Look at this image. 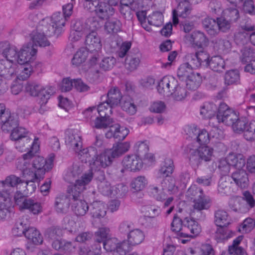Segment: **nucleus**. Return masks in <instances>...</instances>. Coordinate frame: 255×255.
Masks as SVG:
<instances>
[{"mask_svg": "<svg viewBox=\"0 0 255 255\" xmlns=\"http://www.w3.org/2000/svg\"><path fill=\"white\" fill-rule=\"evenodd\" d=\"M39 148V139L35 138L31 146V150H29L22 157L18 159L16 167L21 171L23 177L31 176L34 178H39L46 171L52 168L54 155H50L47 159L41 156H34V154L37 152Z\"/></svg>", "mask_w": 255, "mask_h": 255, "instance_id": "1", "label": "nucleus"}, {"mask_svg": "<svg viewBox=\"0 0 255 255\" xmlns=\"http://www.w3.org/2000/svg\"><path fill=\"white\" fill-rule=\"evenodd\" d=\"M92 179L91 173L85 175L81 179L76 181V183L68 189V192L71 196V204L73 211L77 216H84L90 210L88 203L82 199V192L86 189V186Z\"/></svg>", "mask_w": 255, "mask_h": 255, "instance_id": "2", "label": "nucleus"}, {"mask_svg": "<svg viewBox=\"0 0 255 255\" xmlns=\"http://www.w3.org/2000/svg\"><path fill=\"white\" fill-rule=\"evenodd\" d=\"M119 0H85L83 6L87 10H94L101 19L109 18L115 13L113 7L118 5Z\"/></svg>", "mask_w": 255, "mask_h": 255, "instance_id": "3", "label": "nucleus"}, {"mask_svg": "<svg viewBox=\"0 0 255 255\" xmlns=\"http://www.w3.org/2000/svg\"><path fill=\"white\" fill-rule=\"evenodd\" d=\"M67 19L60 12H55L52 14L50 19L45 18L41 21L43 26L42 30L45 32L48 36L53 34H58L61 29L64 26Z\"/></svg>", "mask_w": 255, "mask_h": 255, "instance_id": "4", "label": "nucleus"}, {"mask_svg": "<svg viewBox=\"0 0 255 255\" xmlns=\"http://www.w3.org/2000/svg\"><path fill=\"white\" fill-rule=\"evenodd\" d=\"M18 116L15 113L5 111L3 104H0V126L3 131H9L18 125Z\"/></svg>", "mask_w": 255, "mask_h": 255, "instance_id": "5", "label": "nucleus"}, {"mask_svg": "<svg viewBox=\"0 0 255 255\" xmlns=\"http://www.w3.org/2000/svg\"><path fill=\"white\" fill-rule=\"evenodd\" d=\"M20 181L21 179L14 175L7 176L4 180H0V197L3 200H10L15 187L17 188V185Z\"/></svg>", "mask_w": 255, "mask_h": 255, "instance_id": "6", "label": "nucleus"}, {"mask_svg": "<svg viewBox=\"0 0 255 255\" xmlns=\"http://www.w3.org/2000/svg\"><path fill=\"white\" fill-rule=\"evenodd\" d=\"M37 49L31 44L24 45L18 52L16 63L20 65L28 64H37L41 66V63L34 62L37 53Z\"/></svg>", "mask_w": 255, "mask_h": 255, "instance_id": "7", "label": "nucleus"}, {"mask_svg": "<svg viewBox=\"0 0 255 255\" xmlns=\"http://www.w3.org/2000/svg\"><path fill=\"white\" fill-rule=\"evenodd\" d=\"M216 118L219 123H222L228 126H232L238 115L225 103H221L218 108Z\"/></svg>", "mask_w": 255, "mask_h": 255, "instance_id": "8", "label": "nucleus"}, {"mask_svg": "<svg viewBox=\"0 0 255 255\" xmlns=\"http://www.w3.org/2000/svg\"><path fill=\"white\" fill-rule=\"evenodd\" d=\"M213 149L208 146H200L198 149H192L187 147V151L189 154V160L193 164H198L199 159L208 161L211 160Z\"/></svg>", "mask_w": 255, "mask_h": 255, "instance_id": "9", "label": "nucleus"}, {"mask_svg": "<svg viewBox=\"0 0 255 255\" xmlns=\"http://www.w3.org/2000/svg\"><path fill=\"white\" fill-rule=\"evenodd\" d=\"M29 132L25 128L17 127L11 130V139L15 141V148L20 152H23V146H21L23 141H26V144L30 142L31 139L28 136Z\"/></svg>", "mask_w": 255, "mask_h": 255, "instance_id": "10", "label": "nucleus"}, {"mask_svg": "<svg viewBox=\"0 0 255 255\" xmlns=\"http://www.w3.org/2000/svg\"><path fill=\"white\" fill-rule=\"evenodd\" d=\"M185 39L187 43L195 48H203L208 44V38L203 32L200 31H195L186 35Z\"/></svg>", "mask_w": 255, "mask_h": 255, "instance_id": "11", "label": "nucleus"}, {"mask_svg": "<svg viewBox=\"0 0 255 255\" xmlns=\"http://www.w3.org/2000/svg\"><path fill=\"white\" fill-rule=\"evenodd\" d=\"M65 142L69 147L73 149L75 152L81 148L82 142L81 135L77 130L74 129H68L65 131Z\"/></svg>", "mask_w": 255, "mask_h": 255, "instance_id": "12", "label": "nucleus"}, {"mask_svg": "<svg viewBox=\"0 0 255 255\" xmlns=\"http://www.w3.org/2000/svg\"><path fill=\"white\" fill-rule=\"evenodd\" d=\"M177 85V81L172 76H164L158 83L157 90L161 95L169 96L172 94L173 88Z\"/></svg>", "mask_w": 255, "mask_h": 255, "instance_id": "13", "label": "nucleus"}, {"mask_svg": "<svg viewBox=\"0 0 255 255\" xmlns=\"http://www.w3.org/2000/svg\"><path fill=\"white\" fill-rule=\"evenodd\" d=\"M191 6L189 1L186 0L179 2L176 9L172 12V21L174 25H177L179 21L178 16L186 18L191 13Z\"/></svg>", "mask_w": 255, "mask_h": 255, "instance_id": "14", "label": "nucleus"}, {"mask_svg": "<svg viewBox=\"0 0 255 255\" xmlns=\"http://www.w3.org/2000/svg\"><path fill=\"white\" fill-rule=\"evenodd\" d=\"M76 152L82 162H89L91 169L95 168L94 162L98 154V150L95 149V146H90L83 149L80 148Z\"/></svg>", "mask_w": 255, "mask_h": 255, "instance_id": "15", "label": "nucleus"}, {"mask_svg": "<svg viewBox=\"0 0 255 255\" xmlns=\"http://www.w3.org/2000/svg\"><path fill=\"white\" fill-rule=\"evenodd\" d=\"M173 161L170 158H166L161 163L160 167L155 172L156 180L166 179L169 177L174 170Z\"/></svg>", "mask_w": 255, "mask_h": 255, "instance_id": "16", "label": "nucleus"}, {"mask_svg": "<svg viewBox=\"0 0 255 255\" xmlns=\"http://www.w3.org/2000/svg\"><path fill=\"white\" fill-rule=\"evenodd\" d=\"M123 164L126 169L130 171H139L143 167L142 160L137 154L126 156L123 160Z\"/></svg>", "mask_w": 255, "mask_h": 255, "instance_id": "17", "label": "nucleus"}, {"mask_svg": "<svg viewBox=\"0 0 255 255\" xmlns=\"http://www.w3.org/2000/svg\"><path fill=\"white\" fill-rule=\"evenodd\" d=\"M84 170L83 166H80L77 164H74L72 167L69 169L66 173L64 178L65 180L69 182H72L74 180H75V182L74 184L71 185L68 187L71 188L72 186L75 185L76 183V181L77 180L81 179L83 176L85 175L88 174L89 173H91L92 175V178L93 177V173L92 171H89L87 173H85L81 175V174Z\"/></svg>", "mask_w": 255, "mask_h": 255, "instance_id": "18", "label": "nucleus"}, {"mask_svg": "<svg viewBox=\"0 0 255 255\" xmlns=\"http://www.w3.org/2000/svg\"><path fill=\"white\" fill-rule=\"evenodd\" d=\"M129 130L127 128L121 126L119 124H116L110 126L109 130L106 133L105 136L107 138L114 137L118 140H123L129 133Z\"/></svg>", "mask_w": 255, "mask_h": 255, "instance_id": "19", "label": "nucleus"}, {"mask_svg": "<svg viewBox=\"0 0 255 255\" xmlns=\"http://www.w3.org/2000/svg\"><path fill=\"white\" fill-rule=\"evenodd\" d=\"M0 53L5 58V60L16 64L18 52L16 47L10 45L8 42L0 43Z\"/></svg>", "mask_w": 255, "mask_h": 255, "instance_id": "20", "label": "nucleus"}, {"mask_svg": "<svg viewBox=\"0 0 255 255\" xmlns=\"http://www.w3.org/2000/svg\"><path fill=\"white\" fill-rule=\"evenodd\" d=\"M70 198L63 194H58L56 196L54 202V208L56 212L59 214H65L69 209L71 204V198Z\"/></svg>", "mask_w": 255, "mask_h": 255, "instance_id": "21", "label": "nucleus"}, {"mask_svg": "<svg viewBox=\"0 0 255 255\" xmlns=\"http://www.w3.org/2000/svg\"><path fill=\"white\" fill-rule=\"evenodd\" d=\"M114 157L108 149L103 153L97 155L94 162L95 170H99L101 168H106L110 166L113 162Z\"/></svg>", "mask_w": 255, "mask_h": 255, "instance_id": "22", "label": "nucleus"}, {"mask_svg": "<svg viewBox=\"0 0 255 255\" xmlns=\"http://www.w3.org/2000/svg\"><path fill=\"white\" fill-rule=\"evenodd\" d=\"M229 2L228 7L223 11L224 17L231 21L236 22L240 17L239 11L237 8L238 0H227Z\"/></svg>", "mask_w": 255, "mask_h": 255, "instance_id": "23", "label": "nucleus"}, {"mask_svg": "<svg viewBox=\"0 0 255 255\" xmlns=\"http://www.w3.org/2000/svg\"><path fill=\"white\" fill-rule=\"evenodd\" d=\"M183 231L185 233H188L189 236L186 237L193 238L198 235L201 232V228L198 223L193 219L185 218L183 221Z\"/></svg>", "mask_w": 255, "mask_h": 255, "instance_id": "24", "label": "nucleus"}, {"mask_svg": "<svg viewBox=\"0 0 255 255\" xmlns=\"http://www.w3.org/2000/svg\"><path fill=\"white\" fill-rule=\"evenodd\" d=\"M40 67L37 66V64H24V65H21L20 66H17L15 68V72L12 77H15L16 79L24 81L27 80L30 76L32 72L33 71V67Z\"/></svg>", "mask_w": 255, "mask_h": 255, "instance_id": "25", "label": "nucleus"}, {"mask_svg": "<svg viewBox=\"0 0 255 255\" xmlns=\"http://www.w3.org/2000/svg\"><path fill=\"white\" fill-rule=\"evenodd\" d=\"M107 207L101 201L93 202L90 206L89 214L93 219H101L105 217Z\"/></svg>", "mask_w": 255, "mask_h": 255, "instance_id": "26", "label": "nucleus"}, {"mask_svg": "<svg viewBox=\"0 0 255 255\" xmlns=\"http://www.w3.org/2000/svg\"><path fill=\"white\" fill-rule=\"evenodd\" d=\"M85 43L88 51H98L102 48L101 38L96 31H91L87 35Z\"/></svg>", "mask_w": 255, "mask_h": 255, "instance_id": "27", "label": "nucleus"}, {"mask_svg": "<svg viewBox=\"0 0 255 255\" xmlns=\"http://www.w3.org/2000/svg\"><path fill=\"white\" fill-rule=\"evenodd\" d=\"M16 64H13L9 61L0 60V79L2 81V77L10 79L15 72Z\"/></svg>", "mask_w": 255, "mask_h": 255, "instance_id": "28", "label": "nucleus"}, {"mask_svg": "<svg viewBox=\"0 0 255 255\" xmlns=\"http://www.w3.org/2000/svg\"><path fill=\"white\" fill-rule=\"evenodd\" d=\"M122 186L118 185L117 186H111L110 182L103 180L98 183L99 191L105 196H118L120 194V188Z\"/></svg>", "mask_w": 255, "mask_h": 255, "instance_id": "29", "label": "nucleus"}, {"mask_svg": "<svg viewBox=\"0 0 255 255\" xmlns=\"http://www.w3.org/2000/svg\"><path fill=\"white\" fill-rule=\"evenodd\" d=\"M25 181L21 179V181L17 185V189H21L25 195L28 196L32 194L36 189L34 183L35 181L39 178H34L31 176H27Z\"/></svg>", "mask_w": 255, "mask_h": 255, "instance_id": "30", "label": "nucleus"}, {"mask_svg": "<svg viewBox=\"0 0 255 255\" xmlns=\"http://www.w3.org/2000/svg\"><path fill=\"white\" fill-rule=\"evenodd\" d=\"M114 107V106H111V104L106 101L99 104L97 108L94 107L89 108L87 110L86 113L87 114H89V116H91V113L98 112L99 116L102 118L110 117L112 114V109Z\"/></svg>", "mask_w": 255, "mask_h": 255, "instance_id": "31", "label": "nucleus"}, {"mask_svg": "<svg viewBox=\"0 0 255 255\" xmlns=\"http://www.w3.org/2000/svg\"><path fill=\"white\" fill-rule=\"evenodd\" d=\"M232 178L236 184L242 189L247 188L249 185L248 175L244 169L237 170L234 172Z\"/></svg>", "mask_w": 255, "mask_h": 255, "instance_id": "32", "label": "nucleus"}, {"mask_svg": "<svg viewBox=\"0 0 255 255\" xmlns=\"http://www.w3.org/2000/svg\"><path fill=\"white\" fill-rule=\"evenodd\" d=\"M20 209H26L33 215H38L42 211V206L40 202L32 198H27L20 206Z\"/></svg>", "mask_w": 255, "mask_h": 255, "instance_id": "33", "label": "nucleus"}, {"mask_svg": "<svg viewBox=\"0 0 255 255\" xmlns=\"http://www.w3.org/2000/svg\"><path fill=\"white\" fill-rule=\"evenodd\" d=\"M192 207L194 210L201 211L208 210L212 204L211 198L205 193L197 199H194Z\"/></svg>", "mask_w": 255, "mask_h": 255, "instance_id": "34", "label": "nucleus"}, {"mask_svg": "<svg viewBox=\"0 0 255 255\" xmlns=\"http://www.w3.org/2000/svg\"><path fill=\"white\" fill-rule=\"evenodd\" d=\"M130 147L128 142H118L113 145V147L108 149L114 158H118L128 151Z\"/></svg>", "mask_w": 255, "mask_h": 255, "instance_id": "35", "label": "nucleus"}, {"mask_svg": "<svg viewBox=\"0 0 255 255\" xmlns=\"http://www.w3.org/2000/svg\"><path fill=\"white\" fill-rule=\"evenodd\" d=\"M144 234L140 229H136L131 230L128 233L127 241L131 246L140 244L144 239Z\"/></svg>", "mask_w": 255, "mask_h": 255, "instance_id": "36", "label": "nucleus"}, {"mask_svg": "<svg viewBox=\"0 0 255 255\" xmlns=\"http://www.w3.org/2000/svg\"><path fill=\"white\" fill-rule=\"evenodd\" d=\"M24 236L34 245L41 244L43 242L41 235L34 227L27 226Z\"/></svg>", "mask_w": 255, "mask_h": 255, "instance_id": "37", "label": "nucleus"}, {"mask_svg": "<svg viewBox=\"0 0 255 255\" xmlns=\"http://www.w3.org/2000/svg\"><path fill=\"white\" fill-rule=\"evenodd\" d=\"M122 95L120 90L118 88H112L107 94L106 101L114 107L117 106L122 101Z\"/></svg>", "mask_w": 255, "mask_h": 255, "instance_id": "38", "label": "nucleus"}, {"mask_svg": "<svg viewBox=\"0 0 255 255\" xmlns=\"http://www.w3.org/2000/svg\"><path fill=\"white\" fill-rule=\"evenodd\" d=\"M215 223L219 227H224L227 226L230 223V219L227 212L219 210L215 212Z\"/></svg>", "mask_w": 255, "mask_h": 255, "instance_id": "39", "label": "nucleus"}, {"mask_svg": "<svg viewBox=\"0 0 255 255\" xmlns=\"http://www.w3.org/2000/svg\"><path fill=\"white\" fill-rule=\"evenodd\" d=\"M104 27L108 33H116L122 30V24L118 18H113L105 22Z\"/></svg>", "mask_w": 255, "mask_h": 255, "instance_id": "40", "label": "nucleus"}, {"mask_svg": "<svg viewBox=\"0 0 255 255\" xmlns=\"http://www.w3.org/2000/svg\"><path fill=\"white\" fill-rule=\"evenodd\" d=\"M243 239V236H240L233 241L232 245L229 247V255H247L245 250L239 246Z\"/></svg>", "mask_w": 255, "mask_h": 255, "instance_id": "41", "label": "nucleus"}, {"mask_svg": "<svg viewBox=\"0 0 255 255\" xmlns=\"http://www.w3.org/2000/svg\"><path fill=\"white\" fill-rule=\"evenodd\" d=\"M208 67L215 72H222L225 69V61L220 56H213L210 59Z\"/></svg>", "mask_w": 255, "mask_h": 255, "instance_id": "42", "label": "nucleus"}, {"mask_svg": "<svg viewBox=\"0 0 255 255\" xmlns=\"http://www.w3.org/2000/svg\"><path fill=\"white\" fill-rule=\"evenodd\" d=\"M121 106L123 111L130 115H134L137 111L136 106L129 97H124L121 101Z\"/></svg>", "mask_w": 255, "mask_h": 255, "instance_id": "43", "label": "nucleus"}, {"mask_svg": "<svg viewBox=\"0 0 255 255\" xmlns=\"http://www.w3.org/2000/svg\"><path fill=\"white\" fill-rule=\"evenodd\" d=\"M203 26L207 33L211 36H215L218 33V27L217 20L207 17L203 22Z\"/></svg>", "mask_w": 255, "mask_h": 255, "instance_id": "44", "label": "nucleus"}, {"mask_svg": "<svg viewBox=\"0 0 255 255\" xmlns=\"http://www.w3.org/2000/svg\"><path fill=\"white\" fill-rule=\"evenodd\" d=\"M216 110L217 107L214 104L206 102L201 106L200 114L203 118L210 119L215 115Z\"/></svg>", "mask_w": 255, "mask_h": 255, "instance_id": "45", "label": "nucleus"}, {"mask_svg": "<svg viewBox=\"0 0 255 255\" xmlns=\"http://www.w3.org/2000/svg\"><path fill=\"white\" fill-rule=\"evenodd\" d=\"M228 161L231 166L235 167L237 170L243 169V168L246 164L245 159L242 154H229Z\"/></svg>", "mask_w": 255, "mask_h": 255, "instance_id": "46", "label": "nucleus"}, {"mask_svg": "<svg viewBox=\"0 0 255 255\" xmlns=\"http://www.w3.org/2000/svg\"><path fill=\"white\" fill-rule=\"evenodd\" d=\"M225 83L227 85L240 84V74L237 70H231L226 72L224 76Z\"/></svg>", "mask_w": 255, "mask_h": 255, "instance_id": "47", "label": "nucleus"}, {"mask_svg": "<svg viewBox=\"0 0 255 255\" xmlns=\"http://www.w3.org/2000/svg\"><path fill=\"white\" fill-rule=\"evenodd\" d=\"M89 51L87 48H81L74 55L71 62L73 65L78 67L85 62L87 58Z\"/></svg>", "mask_w": 255, "mask_h": 255, "instance_id": "48", "label": "nucleus"}, {"mask_svg": "<svg viewBox=\"0 0 255 255\" xmlns=\"http://www.w3.org/2000/svg\"><path fill=\"white\" fill-rule=\"evenodd\" d=\"M202 82V78L198 73L191 74L190 76L186 79L187 88L191 90H196L200 85Z\"/></svg>", "mask_w": 255, "mask_h": 255, "instance_id": "49", "label": "nucleus"}, {"mask_svg": "<svg viewBox=\"0 0 255 255\" xmlns=\"http://www.w3.org/2000/svg\"><path fill=\"white\" fill-rule=\"evenodd\" d=\"M41 30L42 33L36 32L32 33L31 39L33 43L35 46H39L40 47L49 46L50 42L47 40L45 35H48L46 34L45 32H43L42 29Z\"/></svg>", "mask_w": 255, "mask_h": 255, "instance_id": "50", "label": "nucleus"}, {"mask_svg": "<svg viewBox=\"0 0 255 255\" xmlns=\"http://www.w3.org/2000/svg\"><path fill=\"white\" fill-rule=\"evenodd\" d=\"M141 55L136 54L133 55H128L126 60V67L129 71H134L137 69L140 62Z\"/></svg>", "mask_w": 255, "mask_h": 255, "instance_id": "51", "label": "nucleus"}, {"mask_svg": "<svg viewBox=\"0 0 255 255\" xmlns=\"http://www.w3.org/2000/svg\"><path fill=\"white\" fill-rule=\"evenodd\" d=\"M183 222L181 220L175 216L171 223V230L177 233V235L180 237H186L189 236V233H185L183 231Z\"/></svg>", "mask_w": 255, "mask_h": 255, "instance_id": "52", "label": "nucleus"}, {"mask_svg": "<svg viewBox=\"0 0 255 255\" xmlns=\"http://www.w3.org/2000/svg\"><path fill=\"white\" fill-rule=\"evenodd\" d=\"M54 92V88L52 87H43L41 86V89L37 95V97L40 98L39 104L41 106L45 105L50 96Z\"/></svg>", "mask_w": 255, "mask_h": 255, "instance_id": "53", "label": "nucleus"}, {"mask_svg": "<svg viewBox=\"0 0 255 255\" xmlns=\"http://www.w3.org/2000/svg\"><path fill=\"white\" fill-rule=\"evenodd\" d=\"M148 192L154 199L157 201H163L167 198V195L164 190L159 189L157 186L152 185L148 187Z\"/></svg>", "mask_w": 255, "mask_h": 255, "instance_id": "54", "label": "nucleus"}, {"mask_svg": "<svg viewBox=\"0 0 255 255\" xmlns=\"http://www.w3.org/2000/svg\"><path fill=\"white\" fill-rule=\"evenodd\" d=\"M234 233L230 230L219 227L216 231L215 238L217 242H222L233 237Z\"/></svg>", "mask_w": 255, "mask_h": 255, "instance_id": "55", "label": "nucleus"}, {"mask_svg": "<svg viewBox=\"0 0 255 255\" xmlns=\"http://www.w3.org/2000/svg\"><path fill=\"white\" fill-rule=\"evenodd\" d=\"M192 69L191 65L189 63H183L178 69L177 76L182 80L187 79L191 74L195 73L192 71Z\"/></svg>", "mask_w": 255, "mask_h": 255, "instance_id": "56", "label": "nucleus"}, {"mask_svg": "<svg viewBox=\"0 0 255 255\" xmlns=\"http://www.w3.org/2000/svg\"><path fill=\"white\" fill-rule=\"evenodd\" d=\"M161 185L162 190L166 189L170 194H174L178 190V188L175 185V180L173 178L161 180Z\"/></svg>", "mask_w": 255, "mask_h": 255, "instance_id": "57", "label": "nucleus"}, {"mask_svg": "<svg viewBox=\"0 0 255 255\" xmlns=\"http://www.w3.org/2000/svg\"><path fill=\"white\" fill-rule=\"evenodd\" d=\"M147 19L150 25L159 27L163 23V16L160 12H154L147 17Z\"/></svg>", "mask_w": 255, "mask_h": 255, "instance_id": "58", "label": "nucleus"}, {"mask_svg": "<svg viewBox=\"0 0 255 255\" xmlns=\"http://www.w3.org/2000/svg\"><path fill=\"white\" fill-rule=\"evenodd\" d=\"M244 137L248 141H255V121L248 123L244 132Z\"/></svg>", "mask_w": 255, "mask_h": 255, "instance_id": "59", "label": "nucleus"}, {"mask_svg": "<svg viewBox=\"0 0 255 255\" xmlns=\"http://www.w3.org/2000/svg\"><path fill=\"white\" fill-rule=\"evenodd\" d=\"M110 229L107 227H102L95 233L96 241L99 243H103L107 241L110 237Z\"/></svg>", "mask_w": 255, "mask_h": 255, "instance_id": "60", "label": "nucleus"}, {"mask_svg": "<svg viewBox=\"0 0 255 255\" xmlns=\"http://www.w3.org/2000/svg\"><path fill=\"white\" fill-rule=\"evenodd\" d=\"M147 183V179L145 177L139 176L133 180L131 187L136 191H140L144 188Z\"/></svg>", "mask_w": 255, "mask_h": 255, "instance_id": "61", "label": "nucleus"}, {"mask_svg": "<svg viewBox=\"0 0 255 255\" xmlns=\"http://www.w3.org/2000/svg\"><path fill=\"white\" fill-rule=\"evenodd\" d=\"M11 205L10 200L7 199L0 201V220L5 219L7 214L9 213Z\"/></svg>", "mask_w": 255, "mask_h": 255, "instance_id": "62", "label": "nucleus"}, {"mask_svg": "<svg viewBox=\"0 0 255 255\" xmlns=\"http://www.w3.org/2000/svg\"><path fill=\"white\" fill-rule=\"evenodd\" d=\"M219 52L227 53L229 52L231 49V44L230 42L227 39H219L216 43V46Z\"/></svg>", "mask_w": 255, "mask_h": 255, "instance_id": "63", "label": "nucleus"}, {"mask_svg": "<svg viewBox=\"0 0 255 255\" xmlns=\"http://www.w3.org/2000/svg\"><path fill=\"white\" fill-rule=\"evenodd\" d=\"M217 21L218 23V33L220 31L224 32L228 31L230 29L232 23L223 16L217 18Z\"/></svg>", "mask_w": 255, "mask_h": 255, "instance_id": "64", "label": "nucleus"}]
</instances>
